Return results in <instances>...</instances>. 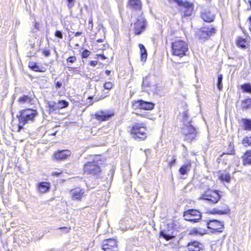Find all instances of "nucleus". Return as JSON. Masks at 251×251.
<instances>
[{"label":"nucleus","mask_w":251,"mask_h":251,"mask_svg":"<svg viewBox=\"0 0 251 251\" xmlns=\"http://www.w3.org/2000/svg\"><path fill=\"white\" fill-rule=\"evenodd\" d=\"M100 156H95L93 161H89L84 164L83 171L86 174L92 175H99L101 172Z\"/></svg>","instance_id":"f257e3e1"},{"label":"nucleus","mask_w":251,"mask_h":251,"mask_svg":"<svg viewBox=\"0 0 251 251\" xmlns=\"http://www.w3.org/2000/svg\"><path fill=\"white\" fill-rule=\"evenodd\" d=\"M188 50L187 43L182 40H176L172 43V51L174 55L182 57Z\"/></svg>","instance_id":"f03ea898"},{"label":"nucleus","mask_w":251,"mask_h":251,"mask_svg":"<svg viewBox=\"0 0 251 251\" xmlns=\"http://www.w3.org/2000/svg\"><path fill=\"white\" fill-rule=\"evenodd\" d=\"M37 115L38 113L36 110L28 108L21 110L17 117L20 123L26 124L29 122H33Z\"/></svg>","instance_id":"7ed1b4c3"},{"label":"nucleus","mask_w":251,"mask_h":251,"mask_svg":"<svg viewBox=\"0 0 251 251\" xmlns=\"http://www.w3.org/2000/svg\"><path fill=\"white\" fill-rule=\"evenodd\" d=\"M181 133L183 140L188 143H191L196 139L198 132L196 128L192 124H190L183 126L181 128Z\"/></svg>","instance_id":"20e7f679"},{"label":"nucleus","mask_w":251,"mask_h":251,"mask_svg":"<svg viewBox=\"0 0 251 251\" xmlns=\"http://www.w3.org/2000/svg\"><path fill=\"white\" fill-rule=\"evenodd\" d=\"M146 125L142 123L141 124H135L131 130V134L132 137L135 139L144 140L146 138Z\"/></svg>","instance_id":"39448f33"},{"label":"nucleus","mask_w":251,"mask_h":251,"mask_svg":"<svg viewBox=\"0 0 251 251\" xmlns=\"http://www.w3.org/2000/svg\"><path fill=\"white\" fill-rule=\"evenodd\" d=\"M221 196L217 191L208 189L201 194L199 199L205 200L210 204H215L218 202Z\"/></svg>","instance_id":"423d86ee"},{"label":"nucleus","mask_w":251,"mask_h":251,"mask_svg":"<svg viewBox=\"0 0 251 251\" xmlns=\"http://www.w3.org/2000/svg\"><path fill=\"white\" fill-rule=\"evenodd\" d=\"M185 220L192 223H197L201 218V213L194 209H189L183 213Z\"/></svg>","instance_id":"0eeeda50"},{"label":"nucleus","mask_w":251,"mask_h":251,"mask_svg":"<svg viewBox=\"0 0 251 251\" xmlns=\"http://www.w3.org/2000/svg\"><path fill=\"white\" fill-rule=\"evenodd\" d=\"M181 7V11L183 13L184 17L190 16L192 15L193 9V4L186 0H179L177 4Z\"/></svg>","instance_id":"6e6552de"},{"label":"nucleus","mask_w":251,"mask_h":251,"mask_svg":"<svg viewBox=\"0 0 251 251\" xmlns=\"http://www.w3.org/2000/svg\"><path fill=\"white\" fill-rule=\"evenodd\" d=\"M147 25V22L145 17L142 16H139L137 19V21L134 24V33L135 35H139L143 32Z\"/></svg>","instance_id":"1a4fd4ad"},{"label":"nucleus","mask_w":251,"mask_h":251,"mask_svg":"<svg viewBox=\"0 0 251 251\" xmlns=\"http://www.w3.org/2000/svg\"><path fill=\"white\" fill-rule=\"evenodd\" d=\"M102 249L104 251H117V242L114 239H108L103 240Z\"/></svg>","instance_id":"9d476101"},{"label":"nucleus","mask_w":251,"mask_h":251,"mask_svg":"<svg viewBox=\"0 0 251 251\" xmlns=\"http://www.w3.org/2000/svg\"><path fill=\"white\" fill-rule=\"evenodd\" d=\"M133 106L135 109L139 108L149 110L152 109L154 108V104L151 102L139 100L134 102Z\"/></svg>","instance_id":"9b49d317"},{"label":"nucleus","mask_w":251,"mask_h":251,"mask_svg":"<svg viewBox=\"0 0 251 251\" xmlns=\"http://www.w3.org/2000/svg\"><path fill=\"white\" fill-rule=\"evenodd\" d=\"M114 113L108 110H100L95 114V118L100 121H106L114 116Z\"/></svg>","instance_id":"f8f14e48"},{"label":"nucleus","mask_w":251,"mask_h":251,"mask_svg":"<svg viewBox=\"0 0 251 251\" xmlns=\"http://www.w3.org/2000/svg\"><path fill=\"white\" fill-rule=\"evenodd\" d=\"M201 16L204 22L210 23L214 21L215 14L209 8H205L201 11Z\"/></svg>","instance_id":"ddd939ff"},{"label":"nucleus","mask_w":251,"mask_h":251,"mask_svg":"<svg viewBox=\"0 0 251 251\" xmlns=\"http://www.w3.org/2000/svg\"><path fill=\"white\" fill-rule=\"evenodd\" d=\"M207 227L213 230L221 232L220 229L224 228V224L217 220H211L207 223Z\"/></svg>","instance_id":"4468645a"},{"label":"nucleus","mask_w":251,"mask_h":251,"mask_svg":"<svg viewBox=\"0 0 251 251\" xmlns=\"http://www.w3.org/2000/svg\"><path fill=\"white\" fill-rule=\"evenodd\" d=\"M70 194L73 200L80 201L84 196V190L79 187L75 188L70 191Z\"/></svg>","instance_id":"2eb2a0df"},{"label":"nucleus","mask_w":251,"mask_h":251,"mask_svg":"<svg viewBox=\"0 0 251 251\" xmlns=\"http://www.w3.org/2000/svg\"><path fill=\"white\" fill-rule=\"evenodd\" d=\"M215 28L211 26H204L201 28V33L200 38L201 39H206L212 34L215 33Z\"/></svg>","instance_id":"dca6fc26"},{"label":"nucleus","mask_w":251,"mask_h":251,"mask_svg":"<svg viewBox=\"0 0 251 251\" xmlns=\"http://www.w3.org/2000/svg\"><path fill=\"white\" fill-rule=\"evenodd\" d=\"M71 154V152L69 150H61L54 154V157L57 160H65L69 157Z\"/></svg>","instance_id":"f3484780"},{"label":"nucleus","mask_w":251,"mask_h":251,"mask_svg":"<svg viewBox=\"0 0 251 251\" xmlns=\"http://www.w3.org/2000/svg\"><path fill=\"white\" fill-rule=\"evenodd\" d=\"M18 101L21 104H33L34 102V96L24 95L19 98Z\"/></svg>","instance_id":"a211bd4d"},{"label":"nucleus","mask_w":251,"mask_h":251,"mask_svg":"<svg viewBox=\"0 0 251 251\" xmlns=\"http://www.w3.org/2000/svg\"><path fill=\"white\" fill-rule=\"evenodd\" d=\"M202 247V245L197 241L190 242L187 246L189 251H200Z\"/></svg>","instance_id":"6ab92c4d"},{"label":"nucleus","mask_w":251,"mask_h":251,"mask_svg":"<svg viewBox=\"0 0 251 251\" xmlns=\"http://www.w3.org/2000/svg\"><path fill=\"white\" fill-rule=\"evenodd\" d=\"M229 211L228 206L226 204H224L223 208L222 209L214 208L210 211V213L212 214L223 215L228 213Z\"/></svg>","instance_id":"aec40b11"},{"label":"nucleus","mask_w":251,"mask_h":251,"mask_svg":"<svg viewBox=\"0 0 251 251\" xmlns=\"http://www.w3.org/2000/svg\"><path fill=\"white\" fill-rule=\"evenodd\" d=\"M241 124L243 130L251 131V119L248 118H242Z\"/></svg>","instance_id":"412c9836"},{"label":"nucleus","mask_w":251,"mask_h":251,"mask_svg":"<svg viewBox=\"0 0 251 251\" xmlns=\"http://www.w3.org/2000/svg\"><path fill=\"white\" fill-rule=\"evenodd\" d=\"M191 168V162L190 161H188L180 168L179 172L181 175H184L187 174Z\"/></svg>","instance_id":"4be33fe9"},{"label":"nucleus","mask_w":251,"mask_h":251,"mask_svg":"<svg viewBox=\"0 0 251 251\" xmlns=\"http://www.w3.org/2000/svg\"><path fill=\"white\" fill-rule=\"evenodd\" d=\"M241 107L242 110L244 111L251 109V98L242 100Z\"/></svg>","instance_id":"5701e85b"},{"label":"nucleus","mask_w":251,"mask_h":251,"mask_svg":"<svg viewBox=\"0 0 251 251\" xmlns=\"http://www.w3.org/2000/svg\"><path fill=\"white\" fill-rule=\"evenodd\" d=\"M237 46L243 50H246L248 48V43L246 39L239 37L236 40Z\"/></svg>","instance_id":"b1692460"},{"label":"nucleus","mask_w":251,"mask_h":251,"mask_svg":"<svg viewBox=\"0 0 251 251\" xmlns=\"http://www.w3.org/2000/svg\"><path fill=\"white\" fill-rule=\"evenodd\" d=\"M128 4L131 8L135 10H140L142 7L140 0H129Z\"/></svg>","instance_id":"393cba45"},{"label":"nucleus","mask_w":251,"mask_h":251,"mask_svg":"<svg viewBox=\"0 0 251 251\" xmlns=\"http://www.w3.org/2000/svg\"><path fill=\"white\" fill-rule=\"evenodd\" d=\"M50 188V184L47 182H41L38 185V190L40 192L42 193H44L48 192Z\"/></svg>","instance_id":"a878e982"},{"label":"nucleus","mask_w":251,"mask_h":251,"mask_svg":"<svg viewBox=\"0 0 251 251\" xmlns=\"http://www.w3.org/2000/svg\"><path fill=\"white\" fill-rule=\"evenodd\" d=\"M243 164L251 165V151H247L243 156Z\"/></svg>","instance_id":"bb28decb"},{"label":"nucleus","mask_w":251,"mask_h":251,"mask_svg":"<svg viewBox=\"0 0 251 251\" xmlns=\"http://www.w3.org/2000/svg\"><path fill=\"white\" fill-rule=\"evenodd\" d=\"M182 122L183 126L185 125H190L192 123L191 119L189 118L187 110L184 111L182 114Z\"/></svg>","instance_id":"cd10ccee"},{"label":"nucleus","mask_w":251,"mask_h":251,"mask_svg":"<svg viewBox=\"0 0 251 251\" xmlns=\"http://www.w3.org/2000/svg\"><path fill=\"white\" fill-rule=\"evenodd\" d=\"M139 48L141 51V59L142 61H145L147 57V52L144 46L141 44H139Z\"/></svg>","instance_id":"c85d7f7f"},{"label":"nucleus","mask_w":251,"mask_h":251,"mask_svg":"<svg viewBox=\"0 0 251 251\" xmlns=\"http://www.w3.org/2000/svg\"><path fill=\"white\" fill-rule=\"evenodd\" d=\"M47 104L50 113L57 110V103L54 101H48Z\"/></svg>","instance_id":"c756f323"},{"label":"nucleus","mask_w":251,"mask_h":251,"mask_svg":"<svg viewBox=\"0 0 251 251\" xmlns=\"http://www.w3.org/2000/svg\"><path fill=\"white\" fill-rule=\"evenodd\" d=\"M219 178L222 181L229 182L231 179V176L229 173L224 172L220 175Z\"/></svg>","instance_id":"7c9ffc66"},{"label":"nucleus","mask_w":251,"mask_h":251,"mask_svg":"<svg viewBox=\"0 0 251 251\" xmlns=\"http://www.w3.org/2000/svg\"><path fill=\"white\" fill-rule=\"evenodd\" d=\"M69 102L65 100H59L57 103V110L68 107Z\"/></svg>","instance_id":"2f4dec72"},{"label":"nucleus","mask_w":251,"mask_h":251,"mask_svg":"<svg viewBox=\"0 0 251 251\" xmlns=\"http://www.w3.org/2000/svg\"><path fill=\"white\" fill-rule=\"evenodd\" d=\"M241 88L244 93L251 94V84L245 83L241 85Z\"/></svg>","instance_id":"473e14b6"},{"label":"nucleus","mask_w":251,"mask_h":251,"mask_svg":"<svg viewBox=\"0 0 251 251\" xmlns=\"http://www.w3.org/2000/svg\"><path fill=\"white\" fill-rule=\"evenodd\" d=\"M223 75L220 74L218 76V79L217 82V86L219 90H221L223 88V84H222V80H223Z\"/></svg>","instance_id":"72a5a7b5"},{"label":"nucleus","mask_w":251,"mask_h":251,"mask_svg":"<svg viewBox=\"0 0 251 251\" xmlns=\"http://www.w3.org/2000/svg\"><path fill=\"white\" fill-rule=\"evenodd\" d=\"M242 143L246 147H251V136L245 137L242 141Z\"/></svg>","instance_id":"f704fd0d"},{"label":"nucleus","mask_w":251,"mask_h":251,"mask_svg":"<svg viewBox=\"0 0 251 251\" xmlns=\"http://www.w3.org/2000/svg\"><path fill=\"white\" fill-rule=\"evenodd\" d=\"M28 67L34 71L41 72V71L39 70V67L36 64V63L33 62H29Z\"/></svg>","instance_id":"c9c22d12"},{"label":"nucleus","mask_w":251,"mask_h":251,"mask_svg":"<svg viewBox=\"0 0 251 251\" xmlns=\"http://www.w3.org/2000/svg\"><path fill=\"white\" fill-rule=\"evenodd\" d=\"M160 235L166 240H170L171 239H172L175 237L173 235L166 233L163 231H160Z\"/></svg>","instance_id":"e433bc0d"},{"label":"nucleus","mask_w":251,"mask_h":251,"mask_svg":"<svg viewBox=\"0 0 251 251\" xmlns=\"http://www.w3.org/2000/svg\"><path fill=\"white\" fill-rule=\"evenodd\" d=\"M150 76L147 75L143 78L142 86L148 87L150 85V82L148 80Z\"/></svg>","instance_id":"4c0bfd02"},{"label":"nucleus","mask_w":251,"mask_h":251,"mask_svg":"<svg viewBox=\"0 0 251 251\" xmlns=\"http://www.w3.org/2000/svg\"><path fill=\"white\" fill-rule=\"evenodd\" d=\"M113 84L111 82H105L103 85V87L105 89L109 90L112 88Z\"/></svg>","instance_id":"58836bf2"},{"label":"nucleus","mask_w":251,"mask_h":251,"mask_svg":"<svg viewBox=\"0 0 251 251\" xmlns=\"http://www.w3.org/2000/svg\"><path fill=\"white\" fill-rule=\"evenodd\" d=\"M76 60V57L75 56H72L68 57L67 59V65L69 66V63H73Z\"/></svg>","instance_id":"ea45409f"},{"label":"nucleus","mask_w":251,"mask_h":251,"mask_svg":"<svg viewBox=\"0 0 251 251\" xmlns=\"http://www.w3.org/2000/svg\"><path fill=\"white\" fill-rule=\"evenodd\" d=\"M91 54L90 51L88 50H85L82 53V57L84 58H87Z\"/></svg>","instance_id":"a19ab883"},{"label":"nucleus","mask_w":251,"mask_h":251,"mask_svg":"<svg viewBox=\"0 0 251 251\" xmlns=\"http://www.w3.org/2000/svg\"><path fill=\"white\" fill-rule=\"evenodd\" d=\"M54 35L56 37H58L59 38V39H63V34H62V32L60 31V30H57L55 32V34H54Z\"/></svg>","instance_id":"79ce46f5"},{"label":"nucleus","mask_w":251,"mask_h":251,"mask_svg":"<svg viewBox=\"0 0 251 251\" xmlns=\"http://www.w3.org/2000/svg\"><path fill=\"white\" fill-rule=\"evenodd\" d=\"M58 229L63 230L64 233H68L70 231L71 228L67 227H62L58 228Z\"/></svg>","instance_id":"37998d69"},{"label":"nucleus","mask_w":251,"mask_h":251,"mask_svg":"<svg viewBox=\"0 0 251 251\" xmlns=\"http://www.w3.org/2000/svg\"><path fill=\"white\" fill-rule=\"evenodd\" d=\"M43 53L46 57H48L50 54V52L49 50H43Z\"/></svg>","instance_id":"c03bdc74"},{"label":"nucleus","mask_w":251,"mask_h":251,"mask_svg":"<svg viewBox=\"0 0 251 251\" xmlns=\"http://www.w3.org/2000/svg\"><path fill=\"white\" fill-rule=\"evenodd\" d=\"M67 1L69 2L68 6L69 8H71L74 6V0H67Z\"/></svg>","instance_id":"a18cd8bd"},{"label":"nucleus","mask_w":251,"mask_h":251,"mask_svg":"<svg viewBox=\"0 0 251 251\" xmlns=\"http://www.w3.org/2000/svg\"><path fill=\"white\" fill-rule=\"evenodd\" d=\"M108 93L107 92V93H106L105 94L102 95L99 99L96 98L95 101H98V100H100L103 99L105 98V97L108 96Z\"/></svg>","instance_id":"49530a36"},{"label":"nucleus","mask_w":251,"mask_h":251,"mask_svg":"<svg viewBox=\"0 0 251 251\" xmlns=\"http://www.w3.org/2000/svg\"><path fill=\"white\" fill-rule=\"evenodd\" d=\"M55 84L56 88H59L62 86V83L59 81L55 82Z\"/></svg>","instance_id":"de8ad7c7"},{"label":"nucleus","mask_w":251,"mask_h":251,"mask_svg":"<svg viewBox=\"0 0 251 251\" xmlns=\"http://www.w3.org/2000/svg\"><path fill=\"white\" fill-rule=\"evenodd\" d=\"M176 162V159L175 158H174L173 160L169 163V165L170 167H172L173 165L175 164Z\"/></svg>","instance_id":"09e8293b"},{"label":"nucleus","mask_w":251,"mask_h":251,"mask_svg":"<svg viewBox=\"0 0 251 251\" xmlns=\"http://www.w3.org/2000/svg\"><path fill=\"white\" fill-rule=\"evenodd\" d=\"M25 124H23V123H20L19 122V125H18V131H20L23 128V126Z\"/></svg>","instance_id":"8fccbe9b"},{"label":"nucleus","mask_w":251,"mask_h":251,"mask_svg":"<svg viewBox=\"0 0 251 251\" xmlns=\"http://www.w3.org/2000/svg\"><path fill=\"white\" fill-rule=\"evenodd\" d=\"M98 64V62L97 61H91L90 62V64L91 66L95 67Z\"/></svg>","instance_id":"3c124183"},{"label":"nucleus","mask_w":251,"mask_h":251,"mask_svg":"<svg viewBox=\"0 0 251 251\" xmlns=\"http://www.w3.org/2000/svg\"><path fill=\"white\" fill-rule=\"evenodd\" d=\"M199 232L198 231V229H196V228H194L191 231V234H197L198 233H199Z\"/></svg>","instance_id":"603ef678"},{"label":"nucleus","mask_w":251,"mask_h":251,"mask_svg":"<svg viewBox=\"0 0 251 251\" xmlns=\"http://www.w3.org/2000/svg\"><path fill=\"white\" fill-rule=\"evenodd\" d=\"M39 26H40L39 23H38V22H36L35 24V25H34L35 28L37 30H39Z\"/></svg>","instance_id":"864d4df0"},{"label":"nucleus","mask_w":251,"mask_h":251,"mask_svg":"<svg viewBox=\"0 0 251 251\" xmlns=\"http://www.w3.org/2000/svg\"><path fill=\"white\" fill-rule=\"evenodd\" d=\"M168 2L170 3H172L173 2H175L176 4L179 2V0H167Z\"/></svg>","instance_id":"5fc2aeb1"},{"label":"nucleus","mask_w":251,"mask_h":251,"mask_svg":"<svg viewBox=\"0 0 251 251\" xmlns=\"http://www.w3.org/2000/svg\"><path fill=\"white\" fill-rule=\"evenodd\" d=\"M229 147V148L230 149V151L228 152L227 153H228V154H231L232 153V152H233V147L231 145H230Z\"/></svg>","instance_id":"6e6d98bb"},{"label":"nucleus","mask_w":251,"mask_h":251,"mask_svg":"<svg viewBox=\"0 0 251 251\" xmlns=\"http://www.w3.org/2000/svg\"><path fill=\"white\" fill-rule=\"evenodd\" d=\"M248 20H249L250 23V25L249 26V29L251 32V16L249 18Z\"/></svg>","instance_id":"4d7b16f0"},{"label":"nucleus","mask_w":251,"mask_h":251,"mask_svg":"<svg viewBox=\"0 0 251 251\" xmlns=\"http://www.w3.org/2000/svg\"><path fill=\"white\" fill-rule=\"evenodd\" d=\"M81 34H82V32H76L75 33V36L77 37V36H80Z\"/></svg>","instance_id":"13d9d810"},{"label":"nucleus","mask_w":251,"mask_h":251,"mask_svg":"<svg viewBox=\"0 0 251 251\" xmlns=\"http://www.w3.org/2000/svg\"><path fill=\"white\" fill-rule=\"evenodd\" d=\"M137 115L140 116L141 117H146L147 116V115L146 114H136Z\"/></svg>","instance_id":"bf43d9fd"},{"label":"nucleus","mask_w":251,"mask_h":251,"mask_svg":"<svg viewBox=\"0 0 251 251\" xmlns=\"http://www.w3.org/2000/svg\"><path fill=\"white\" fill-rule=\"evenodd\" d=\"M145 151V153L146 154H147L148 153H150V150H149V149H146V150H145V151Z\"/></svg>","instance_id":"052dcab7"},{"label":"nucleus","mask_w":251,"mask_h":251,"mask_svg":"<svg viewBox=\"0 0 251 251\" xmlns=\"http://www.w3.org/2000/svg\"><path fill=\"white\" fill-rule=\"evenodd\" d=\"M110 73H111V71H109V70H106V71H105V74H106L107 75H110Z\"/></svg>","instance_id":"680f3d73"},{"label":"nucleus","mask_w":251,"mask_h":251,"mask_svg":"<svg viewBox=\"0 0 251 251\" xmlns=\"http://www.w3.org/2000/svg\"><path fill=\"white\" fill-rule=\"evenodd\" d=\"M93 20L92 17H90L89 20V24H92Z\"/></svg>","instance_id":"e2e57ef3"},{"label":"nucleus","mask_w":251,"mask_h":251,"mask_svg":"<svg viewBox=\"0 0 251 251\" xmlns=\"http://www.w3.org/2000/svg\"><path fill=\"white\" fill-rule=\"evenodd\" d=\"M100 56L101 57L102 59H105V57L103 54H100Z\"/></svg>","instance_id":"0e129e2a"},{"label":"nucleus","mask_w":251,"mask_h":251,"mask_svg":"<svg viewBox=\"0 0 251 251\" xmlns=\"http://www.w3.org/2000/svg\"><path fill=\"white\" fill-rule=\"evenodd\" d=\"M97 42H99V43H101V42H102V40H101V39H98V40H97Z\"/></svg>","instance_id":"69168bd1"},{"label":"nucleus","mask_w":251,"mask_h":251,"mask_svg":"<svg viewBox=\"0 0 251 251\" xmlns=\"http://www.w3.org/2000/svg\"><path fill=\"white\" fill-rule=\"evenodd\" d=\"M54 174L55 175L58 176L60 174V173H54Z\"/></svg>","instance_id":"338daca9"},{"label":"nucleus","mask_w":251,"mask_h":251,"mask_svg":"<svg viewBox=\"0 0 251 251\" xmlns=\"http://www.w3.org/2000/svg\"><path fill=\"white\" fill-rule=\"evenodd\" d=\"M249 2L250 5V7L251 8V0H249Z\"/></svg>","instance_id":"774afa93"}]
</instances>
